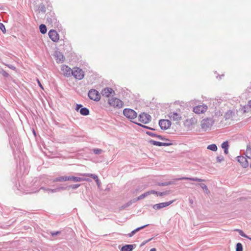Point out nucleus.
Instances as JSON below:
<instances>
[{
    "label": "nucleus",
    "mask_w": 251,
    "mask_h": 251,
    "mask_svg": "<svg viewBox=\"0 0 251 251\" xmlns=\"http://www.w3.org/2000/svg\"><path fill=\"white\" fill-rule=\"evenodd\" d=\"M108 103L111 106L117 109L121 108L124 106L123 102L116 98H112L109 99Z\"/></svg>",
    "instance_id": "f257e3e1"
},
{
    "label": "nucleus",
    "mask_w": 251,
    "mask_h": 251,
    "mask_svg": "<svg viewBox=\"0 0 251 251\" xmlns=\"http://www.w3.org/2000/svg\"><path fill=\"white\" fill-rule=\"evenodd\" d=\"M214 120L212 118H207L203 119L201 121V127L204 131H206L209 128L214 124Z\"/></svg>",
    "instance_id": "f03ea898"
},
{
    "label": "nucleus",
    "mask_w": 251,
    "mask_h": 251,
    "mask_svg": "<svg viewBox=\"0 0 251 251\" xmlns=\"http://www.w3.org/2000/svg\"><path fill=\"white\" fill-rule=\"evenodd\" d=\"M123 114L127 118L132 120L136 118L137 113L133 109L126 108L123 110Z\"/></svg>",
    "instance_id": "7ed1b4c3"
},
{
    "label": "nucleus",
    "mask_w": 251,
    "mask_h": 251,
    "mask_svg": "<svg viewBox=\"0 0 251 251\" xmlns=\"http://www.w3.org/2000/svg\"><path fill=\"white\" fill-rule=\"evenodd\" d=\"M89 98L93 100L98 101L100 99V95L98 91L95 89H91L88 92Z\"/></svg>",
    "instance_id": "20e7f679"
},
{
    "label": "nucleus",
    "mask_w": 251,
    "mask_h": 251,
    "mask_svg": "<svg viewBox=\"0 0 251 251\" xmlns=\"http://www.w3.org/2000/svg\"><path fill=\"white\" fill-rule=\"evenodd\" d=\"M139 121L145 124L149 123L151 119V116L147 113H142L139 115Z\"/></svg>",
    "instance_id": "39448f33"
},
{
    "label": "nucleus",
    "mask_w": 251,
    "mask_h": 251,
    "mask_svg": "<svg viewBox=\"0 0 251 251\" xmlns=\"http://www.w3.org/2000/svg\"><path fill=\"white\" fill-rule=\"evenodd\" d=\"M72 75L76 79L81 80L84 77V74L83 71L81 69L79 68H76L75 70L73 71Z\"/></svg>",
    "instance_id": "423d86ee"
},
{
    "label": "nucleus",
    "mask_w": 251,
    "mask_h": 251,
    "mask_svg": "<svg viewBox=\"0 0 251 251\" xmlns=\"http://www.w3.org/2000/svg\"><path fill=\"white\" fill-rule=\"evenodd\" d=\"M174 201H175V200H172L167 202L155 204L153 205L152 207L155 210H159L160 209L166 207L171 205L172 203L174 202Z\"/></svg>",
    "instance_id": "0eeeda50"
},
{
    "label": "nucleus",
    "mask_w": 251,
    "mask_h": 251,
    "mask_svg": "<svg viewBox=\"0 0 251 251\" xmlns=\"http://www.w3.org/2000/svg\"><path fill=\"white\" fill-rule=\"evenodd\" d=\"M159 125L162 129L166 130L170 127L171 122L169 120L162 119L159 120Z\"/></svg>",
    "instance_id": "6e6552de"
},
{
    "label": "nucleus",
    "mask_w": 251,
    "mask_h": 251,
    "mask_svg": "<svg viewBox=\"0 0 251 251\" xmlns=\"http://www.w3.org/2000/svg\"><path fill=\"white\" fill-rule=\"evenodd\" d=\"M207 110V106L205 104L198 105L193 108V111L197 114L203 113Z\"/></svg>",
    "instance_id": "1a4fd4ad"
},
{
    "label": "nucleus",
    "mask_w": 251,
    "mask_h": 251,
    "mask_svg": "<svg viewBox=\"0 0 251 251\" xmlns=\"http://www.w3.org/2000/svg\"><path fill=\"white\" fill-rule=\"evenodd\" d=\"M48 35L50 39L54 42H57L59 40V35L56 30L51 29L50 30Z\"/></svg>",
    "instance_id": "9d476101"
},
{
    "label": "nucleus",
    "mask_w": 251,
    "mask_h": 251,
    "mask_svg": "<svg viewBox=\"0 0 251 251\" xmlns=\"http://www.w3.org/2000/svg\"><path fill=\"white\" fill-rule=\"evenodd\" d=\"M61 71L64 75L70 76L73 74V71L70 67L66 65H63L61 67Z\"/></svg>",
    "instance_id": "9b49d317"
},
{
    "label": "nucleus",
    "mask_w": 251,
    "mask_h": 251,
    "mask_svg": "<svg viewBox=\"0 0 251 251\" xmlns=\"http://www.w3.org/2000/svg\"><path fill=\"white\" fill-rule=\"evenodd\" d=\"M237 161L240 163L243 168H247L249 166V162L247 158L243 156H239L237 157Z\"/></svg>",
    "instance_id": "f8f14e48"
},
{
    "label": "nucleus",
    "mask_w": 251,
    "mask_h": 251,
    "mask_svg": "<svg viewBox=\"0 0 251 251\" xmlns=\"http://www.w3.org/2000/svg\"><path fill=\"white\" fill-rule=\"evenodd\" d=\"M54 57L57 63H62L64 61V56L62 53L56 51L54 53Z\"/></svg>",
    "instance_id": "ddd939ff"
},
{
    "label": "nucleus",
    "mask_w": 251,
    "mask_h": 251,
    "mask_svg": "<svg viewBox=\"0 0 251 251\" xmlns=\"http://www.w3.org/2000/svg\"><path fill=\"white\" fill-rule=\"evenodd\" d=\"M149 143L153 146H169L172 145V143H163L158 141H155L153 140H151L149 141Z\"/></svg>",
    "instance_id": "4468645a"
},
{
    "label": "nucleus",
    "mask_w": 251,
    "mask_h": 251,
    "mask_svg": "<svg viewBox=\"0 0 251 251\" xmlns=\"http://www.w3.org/2000/svg\"><path fill=\"white\" fill-rule=\"evenodd\" d=\"M79 175L84 176H89V177H90L93 178L95 180L98 186H100V181L98 178V176L96 175L93 174L84 173V174H80Z\"/></svg>",
    "instance_id": "2eb2a0df"
},
{
    "label": "nucleus",
    "mask_w": 251,
    "mask_h": 251,
    "mask_svg": "<svg viewBox=\"0 0 251 251\" xmlns=\"http://www.w3.org/2000/svg\"><path fill=\"white\" fill-rule=\"evenodd\" d=\"M169 118L174 121H179L181 119L180 115L176 112H171L169 115Z\"/></svg>",
    "instance_id": "dca6fc26"
},
{
    "label": "nucleus",
    "mask_w": 251,
    "mask_h": 251,
    "mask_svg": "<svg viewBox=\"0 0 251 251\" xmlns=\"http://www.w3.org/2000/svg\"><path fill=\"white\" fill-rule=\"evenodd\" d=\"M69 181H73L74 182H80L82 181H90L91 180L87 178H81L77 176H69Z\"/></svg>",
    "instance_id": "f3484780"
},
{
    "label": "nucleus",
    "mask_w": 251,
    "mask_h": 251,
    "mask_svg": "<svg viewBox=\"0 0 251 251\" xmlns=\"http://www.w3.org/2000/svg\"><path fill=\"white\" fill-rule=\"evenodd\" d=\"M114 92L112 88L106 87L101 91V94L103 96L109 97L110 95Z\"/></svg>",
    "instance_id": "a211bd4d"
},
{
    "label": "nucleus",
    "mask_w": 251,
    "mask_h": 251,
    "mask_svg": "<svg viewBox=\"0 0 251 251\" xmlns=\"http://www.w3.org/2000/svg\"><path fill=\"white\" fill-rule=\"evenodd\" d=\"M170 191H165L162 192H158L155 190H150L151 194H155L157 196L163 197L164 196L168 195L170 194Z\"/></svg>",
    "instance_id": "6ab92c4d"
},
{
    "label": "nucleus",
    "mask_w": 251,
    "mask_h": 251,
    "mask_svg": "<svg viewBox=\"0 0 251 251\" xmlns=\"http://www.w3.org/2000/svg\"><path fill=\"white\" fill-rule=\"evenodd\" d=\"M175 180H190L198 181V182H202L204 181L203 179L199 178H197V177H180V178H176Z\"/></svg>",
    "instance_id": "aec40b11"
},
{
    "label": "nucleus",
    "mask_w": 251,
    "mask_h": 251,
    "mask_svg": "<svg viewBox=\"0 0 251 251\" xmlns=\"http://www.w3.org/2000/svg\"><path fill=\"white\" fill-rule=\"evenodd\" d=\"M136 247L135 244H128L123 246L121 249V251H132Z\"/></svg>",
    "instance_id": "412c9836"
},
{
    "label": "nucleus",
    "mask_w": 251,
    "mask_h": 251,
    "mask_svg": "<svg viewBox=\"0 0 251 251\" xmlns=\"http://www.w3.org/2000/svg\"><path fill=\"white\" fill-rule=\"evenodd\" d=\"M150 195H151L150 191L146 192L144 193V194L141 195L137 198L133 199V202H135L136 201H137L139 200H142Z\"/></svg>",
    "instance_id": "4be33fe9"
},
{
    "label": "nucleus",
    "mask_w": 251,
    "mask_h": 251,
    "mask_svg": "<svg viewBox=\"0 0 251 251\" xmlns=\"http://www.w3.org/2000/svg\"><path fill=\"white\" fill-rule=\"evenodd\" d=\"M69 181V176H61L55 178L53 182Z\"/></svg>",
    "instance_id": "5701e85b"
},
{
    "label": "nucleus",
    "mask_w": 251,
    "mask_h": 251,
    "mask_svg": "<svg viewBox=\"0 0 251 251\" xmlns=\"http://www.w3.org/2000/svg\"><path fill=\"white\" fill-rule=\"evenodd\" d=\"M175 184V181L173 180V181H166V182H157L156 183V185L158 186H168V185H173Z\"/></svg>",
    "instance_id": "b1692460"
},
{
    "label": "nucleus",
    "mask_w": 251,
    "mask_h": 251,
    "mask_svg": "<svg viewBox=\"0 0 251 251\" xmlns=\"http://www.w3.org/2000/svg\"><path fill=\"white\" fill-rule=\"evenodd\" d=\"M80 113L83 116H87L89 114V110L86 107H82L79 110Z\"/></svg>",
    "instance_id": "393cba45"
},
{
    "label": "nucleus",
    "mask_w": 251,
    "mask_h": 251,
    "mask_svg": "<svg viewBox=\"0 0 251 251\" xmlns=\"http://www.w3.org/2000/svg\"><path fill=\"white\" fill-rule=\"evenodd\" d=\"M133 203H134L133 202V200H130V201H128L126 203L123 205L121 207H120L119 208L120 210H122L128 207V206L131 205Z\"/></svg>",
    "instance_id": "a878e982"
},
{
    "label": "nucleus",
    "mask_w": 251,
    "mask_h": 251,
    "mask_svg": "<svg viewBox=\"0 0 251 251\" xmlns=\"http://www.w3.org/2000/svg\"><path fill=\"white\" fill-rule=\"evenodd\" d=\"M246 156L250 159H251V147L247 146V150L246 151Z\"/></svg>",
    "instance_id": "bb28decb"
},
{
    "label": "nucleus",
    "mask_w": 251,
    "mask_h": 251,
    "mask_svg": "<svg viewBox=\"0 0 251 251\" xmlns=\"http://www.w3.org/2000/svg\"><path fill=\"white\" fill-rule=\"evenodd\" d=\"M40 31L42 34H45L47 32V27L44 24H41L39 26Z\"/></svg>",
    "instance_id": "cd10ccee"
},
{
    "label": "nucleus",
    "mask_w": 251,
    "mask_h": 251,
    "mask_svg": "<svg viewBox=\"0 0 251 251\" xmlns=\"http://www.w3.org/2000/svg\"><path fill=\"white\" fill-rule=\"evenodd\" d=\"M207 149L213 151L217 150V147L215 144H211L207 146Z\"/></svg>",
    "instance_id": "c85d7f7f"
},
{
    "label": "nucleus",
    "mask_w": 251,
    "mask_h": 251,
    "mask_svg": "<svg viewBox=\"0 0 251 251\" xmlns=\"http://www.w3.org/2000/svg\"><path fill=\"white\" fill-rule=\"evenodd\" d=\"M199 185L204 191L205 193L208 194L210 193V191L208 189L207 186L205 184L201 183V184H199Z\"/></svg>",
    "instance_id": "c756f323"
},
{
    "label": "nucleus",
    "mask_w": 251,
    "mask_h": 251,
    "mask_svg": "<svg viewBox=\"0 0 251 251\" xmlns=\"http://www.w3.org/2000/svg\"><path fill=\"white\" fill-rule=\"evenodd\" d=\"M39 9L40 11L45 13L46 11L45 5L43 3H41L39 6Z\"/></svg>",
    "instance_id": "7c9ffc66"
},
{
    "label": "nucleus",
    "mask_w": 251,
    "mask_h": 251,
    "mask_svg": "<svg viewBox=\"0 0 251 251\" xmlns=\"http://www.w3.org/2000/svg\"><path fill=\"white\" fill-rule=\"evenodd\" d=\"M236 251H243V246L241 243H237L236 246Z\"/></svg>",
    "instance_id": "2f4dec72"
},
{
    "label": "nucleus",
    "mask_w": 251,
    "mask_h": 251,
    "mask_svg": "<svg viewBox=\"0 0 251 251\" xmlns=\"http://www.w3.org/2000/svg\"><path fill=\"white\" fill-rule=\"evenodd\" d=\"M93 151L96 154H100L103 152V151L100 149H93Z\"/></svg>",
    "instance_id": "473e14b6"
},
{
    "label": "nucleus",
    "mask_w": 251,
    "mask_h": 251,
    "mask_svg": "<svg viewBox=\"0 0 251 251\" xmlns=\"http://www.w3.org/2000/svg\"><path fill=\"white\" fill-rule=\"evenodd\" d=\"M251 108V107L249 106V104H248L247 105H245L242 108V110L244 113H247L249 112L250 110V109Z\"/></svg>",
    "instance_id": "72a5a7b5"
},
{
    "label": "nucleus",
    "mask_w": 251,
    "mask_h": 251,
    "mask_svg": "<svg viewBox=\"0 0 251 251\" xmlns=\"http://www.w3.org/2000/svg\"><path fill=\"white\" fill-rule=\"evenodd\" d=\"M0 74L5 77H8L9 76L8 73L2 69L0 70Z\"/></svg>",
    "instance_id": "f704fd0d"
},
{
    "label": "nucleus",
    "mask_w": 251,
    "mask_h": 251,
    "mask_svg": "<svg viewBox=\"0 0 251 251\" xmlns=\"http://www.w3.org/2000/svg\"><path fill=\"white\" fill-rule=\"evenodd\" d=\"M222 148L223 149H228L229 145L227 141L224 142L221 145Z\"/></svg>",
    "instance_id": "c9c22d12"
},
{
    "label": "nucleus",
    "mask_w": 251,
    "mask_h": 251,
    "mask_svg": "<svg viewBox=\"0 0 251 251\" xmlns=\"http://www.w3.org/2000/svg\"><path fill=\"white\" fill-rule=\"evenodd\" d=\"M80 186V184H72L68 186V189L72 188L73 189H76L77 188H78Z\"/></svg>",
    "instance_id": "e433bc0d"
},
{
    "label": "nucleus",
    "mask_w": 251,
    "mask_h": 251,
    "mask_svg": "<svg viewBox=\"0 0 251 251\" xmlns=\"http://www.w3.org/2000/svg\"><path fill=\"white\" fill-rule=\"evenodd\" d=\"M235 230L237 231L241 236L245 238H249V236L247 235L246 234H245L244 232L242 230L237 229H236Z\"/></svg>",
    "instance_id": "4c0bfd02"
},
{
    "label": "nucleus",
    "mask_w": 251,
    "mask_h": 251,
    "mask_svg": "<svg viewBox=\"0 0 251 251\" xmlns=\"http://www.w3.org/2000/svg\"><path fill=\"white\" fill-rule=\"evenodd\" d=\"M51 15V14L50 13L49 15L47 14V20L49 23L51 24L53 23L54 22V21L56 20V19L54 18L52 19V18L49 17V15Z\"/></svg>",
    "instance_id": "58836bf2"
},
{
    "label": "nucleus",
    "mask_w": 251,
    "mask_h": 251,
    "mask_svg": "<svg viewBox=\"0 0 251 251\" xmlns=\"http://www.w3.org/2000/svg\"><path fill=\"white\" fill-rule=\"evenodd\" d=\"M134 123L136 124L137 125H138V126H142L144 128H147V129H149L150 130H154L155 129L152 128V127H149L148 126H144V125H143L141 124H139V123H135L134 122Z\"/></svg>",
    "instance_id": "ea45409f"
},
{
    "label": "nucleus",
    "mask_w": 251,
    "mask_h": 251,
    "mask_svg": "<svg viewBox=\"0 0 251 251\" xmlns=\"http://www.w3.org/2000/svg\"><path fill=\"white\" fill-rule=\"evenodd\" d=\"M157 138H158L159 139H160L161 140H163V141H168V142H169L170 143H172L171 140H170L169 139L166 138L164 137H163L161 135H158Z\"/></svg>",
    "instance_id": "a19ab883"
},
{
    "label": "nucleus",
    "mask_w": 251,
    "mask_h": 251,
    "mask_svg": "<svg viewBox=\"0 0 251 251\" xmlns=\"http://www.w3.org/2000/svg\"><path fill=\"white\" fill-rule=\"evenodd\" d=\"M146 133L147 135H149V136H150L151 137H156V138H157V136L158 135V134H156L155 133H154L150 132V131H147L146 132Z\"/></svg>",
    "instance_id": "79ce46f5"
},
{
    "label": "nucleus",
    "mask_w": 251,
    "mask_h": 251,
    "mask_svg": "<svg viewBox=\"0 0 251 251\" xmlns=\"http://www.w3.org/2000/svg\"><path fill=\"white\" fill-rule=\"evenodd\" d=\"M149 226V225H144V226H141L140 227H137V228H136L135 229H134V231H135V233L140 231V230L145 228L146 227L148 226Z\"/></svg>",
    "instance_id": "37998d69"
},
{
    "label": "nucleus",
    "mask_w": 251,
    "mask_h": 251,
    "mask_svg": "<svg viewBox=\"0 0 251 251\" xmlns=\"http://www.w3.org/2000/svg\"><path fill=\"white\" fill-rule=\"evenodd\" d=\"M0 29L4 33H5L6 32V29H5V26L2 23H0Z\"/></svg>",
    "instance_id": "c03bdc74"
},
{
    "label": "nucleus",
    "mask_w": 251,
    "mask_h": 251,
    "mask_svg": "<svg viewBox=\"0 0 251 251\" xmlns=\"http://www.w3.org/2000/svg\"><path fill=\"white\" fill-rule=\"evenodd\" d=\"M217 161L218 163H221L222 161L224 160V158L223 156H218L216 158Z\"/></svg>",
    "instance_id": "a18cd8bd"
},
{
    "label": "nucleus",
    "mask_w": 251,
    "mask_h": 251,
    "mask_svg": "<svg viewBox=\"0 0 251 251\" xmlns=\"http://www.w3.org/2000/svg\"><path fill=\"white\" fill-rule=\"evenodd\" d=\"M6 66H7L9 68L13 70H16V67L15 66H14L13 65H10V64H5Z\"/></svg>",
    "instance_id": "49530a36"
},
{
    "label": "nucleus",
    "mask_w": 251,
    "mask_h": 251,
    "mask_svg": "<svg viewBox=\"0 0 251 251\" xmlns=\"http://www.w3.org/2000/svg\"><path fill=\"white\" fill-rule=\"evenodd\" d=\"M60 233H61L60 231H57L51 232V234L52 236H54L59 234Z\"/></svg>",
    "instance_id": "de8ad7c7"
},
{
    "label": "nucleus",
    "mask_w": 251,
    "mask_h": 251,
    "mask_svg": "<svg viewBox=\"0 0 251 251\" xmlns=\"http://www.w3.org/2000/svg\"><path fill=\"white\" fill-rule=\"evenodd\" d=\"M82 108V105L80 104H77L75 108V110L76 111H78V110L80 108Z\"/></svg>",
    "instance_id": "09e8293b"
},
{
    "label": "nucleus",
    "mask_w": 251,
    "mask_h": 251,
    "mask_svg": "<svg viewBox=\"0 0 251 251\" xmlns=\"http://www.w3.org/2000/svg\"><path fill=\"white\" fill-rule=\"evenodd\" d=\"M135 234V231L134 230H133V231H132L130 233H128L127 234V236L129 237H132V236H133L134 234Z\"/></svg>",
    "instance_id": "8fccbe9b"
},
{
    "label": "nucleus",
    "mask_w": 251,
    "mask_h": 251,
    "mask_svg": "<svg viewBox=\"0 0 251 251\" xmlns=\"http://www.w3.org/2000/svg\"><path fill=\"white\" fill-rule=\"evenodd\" d=\"M58 190H59V189H48V191H50V192H51L52 193L56 192Z\"/></svg>",
    "instance_id": "3c124183"
},
{
    "label": "nucleus",
    "mask_w": 251,
    "mask_h": 251,
    "mask_svg": "<svg viewBox=\"0 0 251 251\" xmlns=\"http://www.w3.org/2000/svg\"><path fill=\"white\" fill-rule=\"evenodd\" d=\"M151 239H149L148 240H147L144 242H143L141 245V246H143L144 245H145L146 243H148L149 241H151Z\"/></svg>",
    "instance_id": "603ef678"
},
{
    "label": "nucleus",
    "mask_w": 251,
    "mask_h": 251,
    "mask_svg": "<svg viewBox=\"0 0 251 251\" xmlns=\"http://www.w3.org/2000/svg\"><path fill=\"white\" fill-rule=\"evenodd\" d=\"M228 149H224V153L226 154L228 153Z\"/></svg>",
    "instance_id": "864d4df0"
},
{
    "label": "nucleus",
    "mask_w": 251,
    "mask_h": 251,
    "mask_svg": "<svg viewBox=\"0 0 251 251\" xmlns=\"http://www.w3.org/2000/svg\"><path fill=\"white\" fill-rule=\"evenodd\" d=\"M67 188H68V186H67V187H61V188H58V189H59H59H61V190H65V189H66Z\"/></svg>",
    "instance_id": "5fc2aeb1"
},
{
    "label": "nucleus",
    "mask_w": 251,
    "mask_h": 251,
    "mask_svg": "<svg viewBox=\"0 0 251 251\" xmlns=\"http://www.w3.org/2000/svg\"><path fill=\"white\" fill-rule=\"evenodd\" d=\"M189 202H190L191 204H193V200H192V199H189Z\"/></svg>",
    "instance_id": "6e6d98bb"
},
{
    "label": "nucleus",
    "mask_w": 251,
    "mask_h": 251,
    "mask_svg": "<svg viewBox=\"0 0 251 251\" xmlns=\"http://www.w3.org/2000/svg\"><path fill=\"white\" fill-rule=\"evenodd\" d=\"M38 84H39V86H40L41 88H42V89H43V86H42V84H41V83L40 82V81H39V80H38Z\"/></svg>",
    "instance_id": "4d7b16f0"
},
{
    "label": "nucleus",
    "mask_w": 251,
    "mask_h": 251,
    "mask_svg": "<svg viewBox=\"0 0 251 251\" xmlns=\"http://www.w3.org/2000/svg\"><path fill=\"white\" fill-rule=\"evenodd\" d=\"M40 189L44 190V191H48V189H46V188H45V187H41V188H40Z\"/></svg>",
    "instance_id": "13d9d810"
},
{
    "label": "nucleus",
    "mask_w": 251,
    "mask_h": 251,
    "mask_svg": "<svg viewBox=\"0 0 251 251\" xmlns=\"http://www.w3.org/2000/svg\"><path fill=\"white\" fill-rule=\"evenodd\" d=\"M150 251H156V250L155 248H152L150 250Z\"/></svg>",
    "instance_id": "bf43d9fd"
},
{
    "label": "nucleus",
    "mask_w": 251,
    "mask_h": 251,
    "mask_svg": "<svg viewBox=\"0 0 251 251\" xmlns=\"http://www.w3.org/2000/svg\"><path fill=\"white\" fill-rule=\"evenodd\" d=\"M248 238V239H249L250 240H251V237H249V238Z\"/></svg>",
    "instance_id": "052dcab7"
},
{
    "label": "nucleus",
    "mask_w": 251,
    "mask_h": 251,
    "mask_svg": "<svg viewBox=\"0 0 251 251\" xmlns=\"http://www.w3.org/2000/svg\"><path fill=\"white\" fill-rule=\"evenodd\" d=\"M165 143H169V142H168V141H166Z\"/></svg>",
    "instance_id": "680f3d73"
}]
</instances>
